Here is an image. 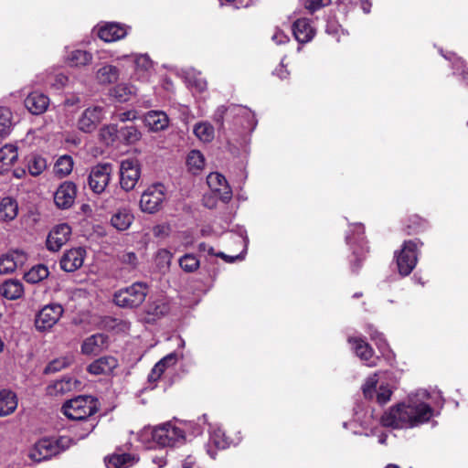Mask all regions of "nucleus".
<instances>
[{
    "instance_id": "1",
    "label": "nucleus",
    "mask_w": 468,
    "mask_h": 468,
    "mask_svg": "<svg viewBox=\"0 0 468 468\" xmlns=\"http://www.w3.org/2000/svg\"><path fill=\"white\" fill-rule=\"evenodd\" d=\"M428 396L426 390L409 396L406 401L390 408L382 415L381 424L385 427L403 429L413 428L429 421L433 415V410L428 403L419 399Z\"/></svg>"
},
{
    "instance_id": "2",
    "label": "nucleus",
    "mask_w": 468,
    "mask_h": 468,
    "mask_svg": "<svg viewBox=\"0 0 468 468\" xmlns=\"http://www.w3.org/2000/svg\"><path fill=\"white\" fill-rule=\"evenodd\" d=\"M64 415L70 420L82 422L83 432L80 439H84L95 428V422L90 417L98 410V400L91 396H78L67 400L61 409Z\"/></svg>"
},
{
    "instance_id": "3",
    "label": "nucleus",
    "mask_w": 468,
    "mask_h": 468,
    "mask_svg": "<svg viewBox=\"0 0 468 468\" xmlns=\"http://www.w3.org/2000/svg\"><path fill=\"white\" fill-rule=\"evenodd\" d=\"M139 437L142 441L151 438L162 447H172L185 440L184 431L171 423H165L154 429H144Z\"/></svg>"
},
{
    "instance_id": "4",
    "label": "nucleus",
    "mask_w": 468,
    "mask_h": 468,
    "mask_svg": "<svg viewBox=\"0 0 468 468\" xmlns=\"http://www.w3.org/2000/svg\"><path fill=\"white\" fill-rule=\"evenodd\" d=\"M70 439L60 437L58 440L44 438L37 441L29 450L28 457L35 463H40L57 455L69 447Z\"/></svg>"
},
{
    "instance_id": "5",
    "label": "nucleus",
    "mask_w": 468,
    "mask_h": 468,
    "mask_svg": "<svg viewBox=\"0 0 468 468\" xmlns=\"http://www.w3.org/2000/svg\"><path fill=\"white\" fill-rule=\"evenodd\" d=\"M148 292V288L144 282H134L132 285L121 289L114 293V303L124 308H136L140 306Z\"/></svg>"
},
{
    "instance_id": "6",
    "label": "nucleus",
    "mask_w": 468,
    "mask_h": 468,
    "mask_svg": "<svg viewBox=\"0 0 468 468\" xmlns=\"http://www.w3.org/2000/svg\"><path fill=\"white\" fill-rule=\"evenodd\" d=\"M419 245H422L419 240H406L401 250L395 252L398 271L401 276H408L415 268Z\"/></svg>"
},
{
    "instance_id": "7",
    "label": "nucleus",
    "mask_w": 468,
    "mask_h": 468,
    "mask_svg": "<svg viewBox=\"0 0 468 468\" xmlns=\"http://www.w3.org/2000/svg\"><path fill=\"white\" fill-rule=\"evenodd\" d=\"M125 59L133 64L134 70L133 79L141 81H149L154 73L153 61L147 54H132L119 57L117 60Z\"/></svg>"
},
{
    "instance_id": "8",
    "label": "nucleus",
    "mask_w": 468,
    "mask_h": 468,
    "mask_svg": "<svg viewBox=\"0 0 468 468\" xmlns=\"http://www.w3.org/2000/svg\"><path fill=\"white\" fill-rule=\"evenodd\" d=\"M141 176V165L137 159L127 158L120 165V185L125 191L133 190Z\"/></svg>"
},
{
    "instance_id": "9",
    "label": "nucleus",
    "mask_w": 468,
    "mask_h": 468,
    "mask_svg": "<svg viewBox=\"0 0 468 468\" xmlns=\"http://www.w3.org/2000/svg\"><path fill=\"white\" fill-rule=\"evenodd\" d=\"M112 173L111 164H98L94 165L88 177V185L94 194H101L109 185Z\"/></svg>"
},
{
    "instance_id": "10",
    "label": "nucleus",
    "mask_w": 468,
    "mask_h": 468,
    "mask_svg": "<svg viewBox=\"0 0 468 468\" xmlns=\"http://www.w3.org/2000/svg\"><path fill=\"white\" fill-rule=\"evenodd\" d=\"M105 117V109L100 105H91L86 108L77 121L80 131L90 133L94 132Z\"/></svg>"
},
{
    "instance_id": "11",
    "label": "nucleus",
    "mask_w": 468,
    "mask_h": 468,
    "mask_svg": "<svg viewBox=\"0 0 468 468\" xmlns=\"http://www.w3.org/2000/svg\"><path fill=\"white\" fill-rule=\"evenodd\" d=\"M64 309L59 303H50L45 305L36 315V328L44 332L51 329L60 319Z\"/></svg>"
},
{
    "instance_id": "12",
    "label": "nucleus",
    "mask_w": 468,
    "mask_h": 468,
    "mask_svg": "<svg viewBox=\"0 0 468 468\" xmlns=\"http://www.w3.org/2000/svg\"><path fill=\"white\" fill-rule=\"evenodd\" d=\"M165 200V186L156 184L149 186L141 196L140 207L146 213L158 211Z\"/></svg>"
},
{
    "instance_id": "13",
    "label": "nucleus",
    "mask_w": 468,
    "mask_h": 468,
    "mask_svg": "<svg viewBox=\"0 0 468 468\" xmlns=\"http://www.w3.org/2000/svg\"><path fill=\"white\" fill-rule=\"evenodd\" d=\"M77 197V186L71 181H64L54 193L55 205L60 209L71 207Z\"/></svg>"
},
{
    "instance_id": "14",
    "label": "nucleus",
    "mask_w": 468,
    "mask_h": 468,
    "mask_svg": "<svg viewBox=\"0 0 468 468\" xmlns=\"http://www.w3.org/2000/svg\"><path fill=\"white\" fill-rule=\"evenodd\" d=\"M209 188L218 194V197L225 203L232 197V190L225 176L218 172L210 173L207 177Z\"/></svg>"
},
{
    "instance_id": "15",
    "label": "nucleus",
    "mask_w": 468,
    "mask_h": 468,
    "mask_svg": "<svg viewBox=\"0 0 468 468\" xmlns=\"http://www.w3.org/2000/svg\"><path fill=\"white\" fill-rule=\"evenodd\" d=\"M71 228L66 224H59L53 228L47 239V248L51 251H58L69 239Z\"/></svg>"
},
{
    "instance_id": "16",
    "label": "nucleus",
    "mask_w": 468,
    "mask_h": 468,
    "mask_svg": "<svg viewBox=\"0 0 468 468\" xmlns=\"http://www.w3.org/2000/svg\"><path fill=\"white\" fill-rule=\"evenodd\" d=\"M85 256L86 251L83 248L79 247L69 250L60 260V267L68 272L75 271L83 265Z\"/></svg>"
},
{
    "instance_id": "17",
    "label": "nucleus",
    "mask_w": 468,
    "mask_h": 468,
    "mask_svg": "<svg viewBox=\"0 0 468 468\" xmlns=\"http://www.w3.org/2000/svg\"><path fill=\"white\" fill-rule=\"evenodd\" d=\"M49 105V99L44 93L33 91L25 99V106L35 115L44 113Z\"/></svg>"
},
{
    "instance_id": "18",
    "label": "nucleus",
    "mask_w": 468,
    "mask_h": 468,
    "mask_svg": "<svg viewBox=\"0 0 468 468\" xmlns=\"http://www.w3.org/2000/svg\"><path fill=\"white\" fill-rule=\"evenodd\" d=\"M348 343L352 345L356 355L365 361L368 367L377 366L376 359H372L373 349L365 340L359 337H349Z\"/></svg>"
},
{
    "instance_id": "19",
    "label": "nucleus",
    "mask_w": 468,
    "mask_h": 468,
    "mask_svg": "<svg viewBox=\"0 0 468 468\" xmlns=\"http://www.w3.org/2000/svg\"><path fill=\"white\" fill-rule=\"evenodd\" d=\"M127 30L118 23H108L100 27L98 35L105 42H113L124 37Z\"/></svg>"
},
{
    "instance_id": "20",
    "label": "nucleus",
    "mask_w": 468,
    "mask_h": 468,
    "mask_svg": "<svg viewBox=\"0 0 468 468\" xmlns=\"http://www.w3.org/2000/svg\"><path fill=\"white\" fill-rule=\"evenodd\" d=\"M144 123L152 132L163 131L168 127L169 119L165 112L150 111L144 115Z\"/></svg>"
},
{
    "instance_id": "21",
    "label": "nucleus",
    "mask_w": 468,
    "mask_h": 468,
    "mask_svg": "<svg viewBox=\"0 0 468 468\" xmlns=\"http://www.w3.org/2000/svg\"><path fill=\"white\" fill-rule=\"evenodd\" d=\"M118 366L115 357L108 356H102L93 361L89 367L88 371L92 375H107L113 371Z\"/></svg>"
},
{
    "instance_id": "22",
    "label": "nucleus",
    "mask_w": 468,
    "mask_h": 468,
    "mask_svg": "<svg viewBox=\"0 0 468 468\" xmlns=\"http://www.w3.org/2000/svg\"><path fill=\"white\" fill-rule=\"evenodd\" d=\"M292 33L296 40L300 43H307L311 41L315 34L314 29L306 18H301L294 22Z\"/></svg>"
},
{
    "instance_id": "23",
    "label": "nucleus",
    "mask_w": 468,
    "mask_h": 468,
    "mask_svg": "<svg viewBox=\"0 0 468 468\" xmlns=\"http://www.w3.org/2000/svg\"><path fill=\"white\" fill-rule=\"evenodd\" d=\"M18 399L16 394L9 389L0 390V417H6L15 412Z\"/></svg>"
},
{
    "instance_id": "24",
    "label": "nucleus",
    "mask_w": 468,
    "mask_h": 468,
    "mask_svg": "<svg viewBox=\"0 0 468 468\" xmlns=\"http://www.w3.org/2000/svg\"><path fill=\"white\" fill-rule=\"evenodd\" d=\"M107 336L103 334H95L84 340L81 352L84 355H97L104 348Z\"/></svg>"
},
{
    "instance_id": "25",
    "label": "nucleus",
    "mask_w": 468,
    "mask_h": 468,
    "mask_svg": "<svg viewBox=\"0 0 468 468\" xmlns=\"http://www.w3.org/2000/svg\"><path fill=\"white\" fill-rule=\"evenodd\" d=\"M17 148L14 144H5L0 149V174L7 172L17 160Z\"/></svg>"
},
{
    "instance_id": "26",
    "label": "nucleus",
    "mask_w": 468,
    "mask_h": 468,
    "mask_svg": "<svg viewBox=\"0 0 468 468\" xmlns=\"http://www.w3.org/2000/svg\"><path fill=\"white\" fill-rule=\"evenodd\" d=\"M138 462V458L130 453L112 454L105 458L107 468H128Z\"/></svg>"
},
{
    "instance_id": "27",
    "label": "nucleus",
    "mask_w": 468,
    "mask_h": 468,
    "mask_svg": "<svg viewBox=\"0 0 468 468\" xmlns=\"http://www.w3.org/2000/svg\"><path fill=\"white\" fill-rule=\"evenodd\" d=\"M133 215L128 208L118 209L111 218L112 226L119 231L129 229L133 221Z\"/></svg>"
},
{
    "instance_id": "28",
    "label": "nucleus",
    "mask_w": 468,
    "mask_h": 468,
    "mask_svg": "<svg viewBox=\"0 0 468 468\" xmlns=\"http://www.w3.org/2000/svg\"><path fill=\"white\" fill-rule=\"evenodd\" d=\"M170 311L168 303L165 299H156L148 303L145 313L149 316L148 321H154L167 314Z\"/></svg>"
},
{
    "instance_id": "29",
    "label": "nucleus",
    "mask_w": 468,
    "mask_h": 468,
    "mask_svg": "<svg viewBox=\"0 0 468 468\" xmlns=\"http://www.w3.org/2000/svg\"><path fill=\"white\" fill-rule=\"evenodd\" d=\"M229 114L237 118L240 117L244 119V122H240V124L248 129H253L256 125L254 113L245 106H229Z\"/></svg>"
},
{
    "instance_id": "30",
    "label": "nucleus",
    "mask_w": 468,
    "mask_h": 468,
    "mask_svg": "<svg viewBox=\"0 0 468 468\" xmlns=\"http://www.w3.org/2000/svg\"><path fill=\"white\" fill-rule=\"evenodd\" d=\"M0 293L8 300H16L24 293V287L18 280L5 281L0 287Z\"/></svg>"
},
{
    "instance_id": "31",
    "label": "nucleus",
    "mask_w": 468,
    "mask_h": 468,
    "mask_svg": "<svg viewBox=\"0 0 468 468\" xmlns=\"http://www.w3.org/2000/svg\"><path fill=\"white\" fill-rule=\"evenodd\" d=\"M210 444H213L217 449H226L229 446L230 442L226 437L225 432L220 428H214L210 431L209 441L207 445V453L211 458L216 457V452L210 449Z\"/></svg>"
},
{
    "instance_id": "32",
    "label": "nucleus",
    "mask_w": 468,
    "mask_h": 468,
    "mask_svg": "<svg viewBox=\"0 0 468 468\" xmlns=\"http://www.w3.org/2000/svg\"><path fill=\"white\" fill-rule=\"evenodd\" d=\"M18 212V205L16 199L6 197L0 201V220L11 221L16 218Z\"/></svg>"
},
{
    "instance_id": "33",
    "label": "nucleus",
    "mask_w": 468,
    "mask_h": 468,
    "mask_svg": "<svg viewBox=\"0 0 468 468\" xmlns=\"http://www.w3.org/2000/svg\"><path fill=\"white\" fill-rule=\"evenodd\" d=\"M92 60V55L85 50L75 49L68 53L66 62L70 67H82L90 64Z\"/></svg>"
},
{
    "instance_id": "34",
    "label": "nucleus",
    "mask_w": 468,
    "mask_h": 468,
    "mask_svg": "<svg viewBox=\"0 0 468 468\" xmlns=\"http://www.w3.org/2000/svg\"><path fill=\"white\" fill-rule=\"evenodd\" d=\"M119 79V69L113 65H104L96 72V80L100 84L107 85Z\"/></svg>"
},
{
    "instance_id": "35",
    "label": "nucleus",
    "mask_w": 468,
    "mask_h": 468,
    "mask_svg": "<svg viewBox=\"0 0 468 468\" xmlns=\"http://www.w3.org/2000/svg\"><path fill=\"white\" fill-rule=\"evenodd\" d=\"M177 356L176 353H171L157 362L153 367L151 373L148 376L149 381H156L160 378L162 374L165 372L166 367L176 364Z\"/></svg>"
},
{
    "instance_id": "36",
    "label": "nucleus",
    "mask_w": 468,
    "mask_h": 468,
    "mask_svg": "<svg viewBox=\"0 0 468 468\" xmlns=\"http://www.w3.org/2000/svg\"><path fill=\"white\" fill-rule=\"evenodd\" d=\"M136 93V88L132 84L120 83L111 90V96L120 102L130 101Z\"/></svg>"
},
{
    "instance_id": "37",
    "label": "nucleus",
    "mask_w": 468,
    "mask_h": 468,
    "mask_svg": "<svg viewBox=\"0 0 468 468\" xmlns=\"http://www.w3.org/2000/svg\"><path fill=\"white\" fill-rule=\"evenodd\" d=\"M193 132L203 143H210L215 136V130L208 122H200L195 124Z\"/></svg>"
},
{
    "instance_id": "38",
    "label": "nucleus",
    "mask_w": 468,
    "mask_h": 468,
    "mask_svg": "<svg viewBox=\"0 0 468 468\" xmlns=\"http://www.w3.org/2000/svg\"><path fill=\"white\" fill-rule=\"evenodd\" d=\"M73 159L69 155H62L60 156L54 165V173L59 177L63 178L69 176L73 169Z\"/></svg>"
},
{
    "instance_id": "39",
    "label": "nucleus",
    "mask_w": 468,
    "mask_h": 468,
    "mask_svg": "<svg viewBox=\"0 0 468 468\" xmlns=\"http://www.w3.org/2000/svg\"><path fill=\"white\" fill-rule=\"evenodd\" d=\"M48 275L49 271L48 267L43 264H38L32 267L27 272H26L24 279L29 283H37L48 278Z\"/></svg>"
},
{
    "instance_id": "40",
    "label": "nucleus",
    "mask_w": 468,
    "mask_h": 468,
    "mask_svg": "<svg viewBox=\"0 0 468 468\" xmlns=\"http://www.w3.org/2000/svg\"><path fill=\"white\" fill-rule=\"evenodd\" d=\"M13 127V113L6 107H0V137L7 136Z\"/></svg>"
},
{
    "instance_id": "41",
    "label": "nucleus",
    "mask_w": 468,
    "mask_h": 468,
    "mask_svg": "<svg viewBox=\"0 0 468 468\" xmlns=\"http://www.w3.org/2000/svg\"><path fill=\"white\" fill-rule=\"evenodd\" d=\"M120 131L116 124H107L100 130V139L107 145L113 144L118 138Z\"/></svg>"
},
{
    "instance_id": "42",
    "label": "nucleus",
    "mask_w": 468,
    "mask_h": 468,
    "mask_svg": "<svg viewBox=\"0 0 468 468\" xmlns=\"http://www.w3.org/2000/svg\"><path fill=\"white\" fill-rule=\"evenodd\" d=\"M27 167L30 175L37 176L47 168V161L42 156L33 155L28 160Z\"/></svg>"
},
{
    "instance_id": "43",
    "label": "nucleus",
    "mask_w": 468,
    "mask_h": 468,
    "mask_svg": "<svg viewBox=\"0 0 468 468\" xmlns=\"http://www.w3.org/2000/svg\"><path fill=\"white\" fill-rule=\"evenodd\" d=\"M179 265L186 272H194L199 268V260L194 254H185L179 259Z\"/></svg>"
},
{
    "instance_id": "44",
    "label": "nucleus",
    "mask_w": 468,
    "mask_h": 468,
    "mask_svg": "<svg viewBox=\"0 0 468 468\" xmlns=\"http://www.w3.org/2000/svg\"><path fill=\"white\" fill-rule=\"evenodd\" d=\"M74 358L73 356H66L51 361L46 367V373H54L60 371L61 369L69 367L72 364Z\"/></svg>"
},
{
    "instance_id": "45",
    "label": "nucleus",
    "mask_w": 468,
    "mask_h": 468,
    "mask_svg": "<svg viewBox=\"0 0 468 468\" xmlns=\"http://www.w3.org/2000/svg\"><path fill=\"white\" fill-rule=\"evenodd\" d=\"M121 138L127 144H134L141 138V133L134 126H126L120 130Z\"/></svg>"
},
{
    "instance_id": "46",
    "label": "nucleus",
    "mask_w": 468,
    "mask_h": 468,
    "mask_svg": "<svg viewBox=\"0 0 468 468\" xmlns=\"http://www.w3.org/2000/svg\"><path fill=\"white\" fill-rule=\"evenodd\" d=\"M186 162L190 169L196 170L202 169L205 165L204 156L197 150H193L188 154Z\"/></svg>"
},
{
    "instance_id": "47",
    "label": "nucleus",
    "mask_w": 468,
    "mask_h": 468,
    "mask_svg": "<svg viewBox=\"0 0 468 468\" xmlns=\"http://www.w3.org/2000/svg\"><path fill=\"white\" fill-rule=\"evenodd\" d=\"M14 254H5L0 258V274L13 272L16 269Z\"/></svg>"
},
{
    "instance_id": "48",
    "label": "nucleus",
    "mask_w": 468,
    "mask_h": 468,
    "mask_svg": "<svg viewBox=\"0 0 468 468\" xmlns=\"http://www.w3.org/2000/svg\"><path fill=\"white\" fill-rule=\"evenodd\" d=\"M377 383H378V378H377V375L376 374L371 376V377H369L366 380V383L363 386V393H364L366 398H367V399H372L373 398V396H374V394L376 392Z\"/></svg>"
},
{
    "instance_id": "49",
    "label": "nucleus",
    "mask_w": 468,
    "mask_h": 468,
    "mask_svg": "<svg viewBox=\"0 0 468 468\" xmlns=\"http://www.w3.org/2000/svg\"><path fill=\"white\" fill-rule=\"evenodd\" d=\"M392 391L388 386L381 385L377 392V401L379 404L387 403L391 397Z\"/></svg>"
},
{
    "instance_id": "50",
    "label": "nucleus",
    "mask_w": 468,
    "mask_h": 468,
    "mask_svg": "<svg viewBox=\"0 0 468 468\" xmlns=\"http://www.w3.org/2000/svg\"><path fill=\"white\" fill-rule=\"evenodd\" d=\"M330 2V0H305L304 7L314 13L321 7L328 5Z\"/></svg>"
},
{
    "instance_id": "51",
    "label": "nucleus",
    "mask_w": 468,
    "mask_h": 468,
    "mask_svg": "<svg viewBox=\"0 0 468 468\" xmlns=\"http://www.w3.org/2000/svg\"><path fill=\"white\" fill-rule=\"evenodd\" d=\"M122 263L127 265L131 269H134L137 265V257L133 252H124L120 256Z\"/></svg>"
},
{
    "instance_id": "52",
    "label": "nucleus",
    "mask_w": 468,
    "mask_h": 468,
    "mask_svg": "<svg viewBox=\"0 0 468 468\" xmlns=\"http://www.w3.org/2000/svg\"><path fill=\"white\" fill-rule=\"evenodd\" d=\"M227 113L229 114V107H225V106L218 107L214 115L215 122L219 123L220 125H222L224 116Z\"/></svg>"
},
{
    "instance_id": "53",
    "label": "nucleus",
    "mask_w": 468,
    "mask_h": 468,
    "mask_svg": "<svg viewBox=\"0 0 468 468\" xmlns=\"http://www.w3.org/2000/svg\"><path fill=\"white\" fill-rule=\"evenodd\" d=\"M271 39L276 44L281 45L286 43L289 40V37L282 31L276 29Z\"/></svg>"
},
{
    "instance_id": "54",
    "label": "nucleus",
    "mask_w": 468,
    "mask_h": 468,
    "mask_svg": "<svg viewBox=\"0 0 468 468\" xmlns=\"http://www.w3.org/2000/svg\"><path fill=\"white\" fill-rule=\"evenodd\" d=\"M136 118V112L133 111H127L118 114V120L121 122H126L134 120Z\"/></svg>"
},
{
    "instance_id": "55",
    "label": "nucleus",
    "mask_w": 468,
    "mask_h": 468,
    "mask_svg": "<svg viewBox=\"0 0 468 468\" xmlns=\"http://www.w3.org/2000/svg\"><path fill=\"white\" fill-rule=\"evenodd\" d=\"M182 468H198L197 465L196 458L188 455L182 463Z\"/></svg>"
},
{
    "instance_id": "56",
    "label": "nucleus",
    "mask_w": 468,
    "mask_h": 468,
    "mask_svg": "<svg viewBox=\"0 0 468 468\" xmlns=\"http://www.w3.org/2000/svg\"><path fill=\"white\" fill-rule=\"evenodd\" d=\"M152 462L154 464H156L157 468H163L166 465V459L165 455L153 456Z\"/></svg>"
},
{
    "instance_id": "57",
    "label": "nucleus",
    "mask_w": 468,
    "mask_h": 468,
    "mask_svg": "<svg viewBox=\"0 0 468 468\" xmlns=\"http://www.w3.org/2000/svg\"><path fill=\"white\" fill-rule=\"evenodd\" d=\"M368 332L370 333L371 338L373 340H378L379 342L380 346L384 345V340L381 337V334H379L376 329H374L372 325L368 326Z\"/></svg>"
},
{
    "instance_id": "58",
    "label": "nucleus",
    "mask_w": 468,
    "mask_h": 468,
    "mask_svg": "<svg viewBox=\"0 0 468 468\" xmlns=\"http://www.w3.org/2000/svg\"><path fill=\"white\" fill-rule=\"evenodd\" d=\"M199 251L207 252L209 255L215 256L216 252L213 247L202 242L198 245Z\"/></svg>"
},
{
    "instance_id": "59",
    "label": "nucleus",
    "mask_w": 468,
    "mask_h": 468,
    "mask_svg": "<svg viewBox=\"0 0 468 468\" xmlns=\"http://www.w3.org/2000/svg\"><path fill=\"white\" fill-rule=\"evenodd\" d=\"M355 230L357 234V241H358L359 245L361 246V248H363L362 242H363L364 227L361 224H356V225H355Z\"/></svg>"
},
{
    "instance_id": "60",
    "label": "nucleus",
    "mask_w": 468,
    "mask_h": 468,
    "mask_svg": "<svg viewBox=\"0 0 468 468\" xmlns=\"http://www.w3.org/2000/svg\"><path fill=\"white\" fill-rule=\"evenodd\" d=\"M215 256L220 257V258L224 259L228 262H233V261H235V260L242 258L240 255H237V256H234V257L233 256H228V255H226L223 252L216 253Z\"/></svg>"
},
{
    "instance_id": "61",
    "label": "nucleus",
    "mask_w": 468,
    "mask_h": 468,
    "mask_svg": "<svg viewBox=\"0 0 468 468\" xmlns=\"http://www.w3.org/2000/svg\"><path fill=\"white\" fill-rule=\"evenodd\" d=\"M198 91H203L204 90H206L207 88V82L202 80V79H198L197 80L194 81V83L192 84Z\"/></svg>"
},
{
    "instance_id": "62",
    "label": "nucleus",
    "mask_w": 468,
    "mask_h": 468,
    "mask_svg": "<svg viewBox=\"0 0 468 468\" xmlns=\"http://www.w3.org/2000/svg\"><path fill=\"white\" fill-rule=\"evenodd\" d=\"M339 26L337 24L328 23L326 26V32L330 35L336 36L338 34Z\"/></svg>"
},
{
    "instance_id": "63",
    "label": "nucleus",
    "mask_w": 468,
    "mask_h": 468,
    "mask_svg": "<svg viewBox=\"0 0 468 468\" xmlns=\"http://www.w3.org/2000/svg\"><path fill=\"white\" fill-rule=\"evenodd\" d=\"M360 2H361V7H362L363 11L366 14H368L370 12V6H371V3L369 2V0H360Z\"/></svg>"
},
{
    "instance_id": "64",
    "label": "nucleus",
    "mask_w": 468,
    "mask_h": 468,
    "mask_svg": "<svg viewBox=\"0 0 468 468\" xmlns=\"http://www.w3.org/2000/svg\"><path fill=\"white\" fill-rule=\"evenodd\" d=\"M282 67L283 66L282 65L281 69H276V73L281 79H285L288 75V71L286 69H283Z\"/></svg>"
}]
</instances>
